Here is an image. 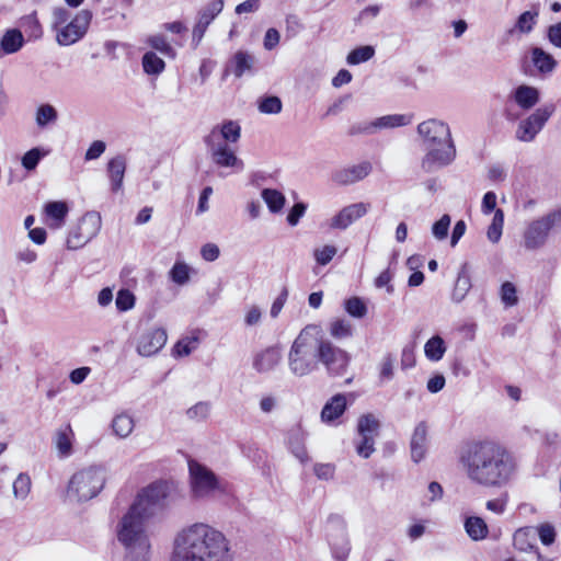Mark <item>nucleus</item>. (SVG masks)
Instances as JSON below:
<instances>
[{"instance_id": "nucleus-19", "label": "nucleus", "mask_w": 561, "mask_h": 561, "mask_svg": "<svg viewBox=\"0 0 561 561\" xmlns=\"http://www.w3.org/2000/svg\"><path fill=\"white\" fill-rule=\"evenodd\" d=\"M282 360V352L278 346H268L253 356L252 367L260 374L273 370Z\"/></svg>"}, {"instance_id": "nucleus-26", "label": "nucleus", "mask_w": 561, "mask_h": 561, "mask_svg": "<svg viewBox=\"0 0 561 561\" xmlns=\"http://www.w3.org/2000/svg\"><path fill=\"white\" fill-rule=\"evenodd\" d=\"M23 44L24 37L20 30H7L0 39V57L2 54L11 55L19 51L23 47Z\"/></svg>"}, {"instance_id": "nucleus-25", "label": "nucleus", "mask_w": 561, "mask_h": 561, "mask_svg": "<svg viewBox=\"0 0 561 561\" xmlns=\"http://www.w3.org/2000/svg\"><path fill=\"white\" fill-rule=\"evenodd\" d=\"M537 531L535 527H522L514 533V547L522 551L528 552L536 548Z\"/></svg>"}, {"instance_id": "nucleus-18", "label": "nucleus", "mask_w": 561, "mask_h": 561, "mask_svg": "<svg viewBox=\"0 0 561 561\" xmlns=\"http://www.w3.org/2000/svg\"><path fill=\"white\" fill-rule=\"evenodd\" d=\"M240 137V125L234 121H227L221 125L214 126L210 133L205 136L204 142H226L229 146V144L238 142Z\"/></svg>"}, {"instance_id": "nucleus-4", "label": "nucleus", "mask_w": 561, "mask_h": 561, "mask_svg": "<svg viewBox=\"0 0 561 561\" xmlns=\"http://www.w3.org/2000/svg\"><path fill=\"white\" fill-rule=\"evenodd\" d=\"M417 134L426 150L421 162L425 172L447 167L455 160L456 147L447 123L437 118L426 119L417 125Z\"/></svg>"}, {"instance_id": "nucleus-20", "label": "nucleus", "mask_w": 561, "mask_h": 561, "mask_svg": "<svg viewBox=\"0 0 561 561\" xmlns=\"http://www.w3.org/2000/svg\"><path fill=\"white\" fill-rule=\"evenodd\" d=\"M255 57L248 51L238 50L231 58L227 66L224 77L230 71L237 77L241 78L243 75H252L254 72Z\"/></svg>"}, {"instance_id": "nucleus-44", "label": "nucleus", "mask_w": 561, "mask_h": 561, "mask_svg": "<svg viewBox=\"0 0 561 561\" xmlns=\"http://www.w3.org/2000/svg\"><path fill=\"white\" fill-rule=\"evenodd\" d=\"M199 339L197 335L185 336L174 345L173 353L176 356H187L197 348Z\"/></svg>"}, {"instance_id": "nucleus-40", "label": "nucleus", "mask_w": 561, "mask_h": 561, "mask_svg": "<svg viewBox=\"0 0 561 561\" xmlns=\"http://www.w3.org/2000/svg\"><path fill=\"white\" fill-rule=\"evenodd\" d=\"M142 68L146 73L157 76L164 70L165 64L156 53L147 51L142 56Z\"/></svg>"}, {"instance_id": "nucleus-39", "label": "nucleus", "mask_w": 561, "mask_h": 561, "mask_svg": "<svg viewBox=\"0 0 561 561\" xmlns=\"http://www.w3.org/2000/svg\"><path fill=\"white\" fill-rule=\"evenodd\" d=\"M13 496L19 501L27 499L32 489V481L27 473L21 472L13 481Z\"/></svg>"}, {"instance_id": "nucleus-46", "label": "nucleus", "mask_w": 561, "mask_h": 561, "mask_svg": "<svg viewBox=\"0 0 561 561\" xmlns=\"http://www.w3.org/2000/svg\"><path fill=\"white\" fill-rule=\"evenodd\" d=\"M375 54L371 46H360L352 50L347 56V62L350 65H358L369 60Z\"/></svg>"}, {"instance_id": "nucleus-35", "label": "nucleus", "mask_w": 561, "mask_h": 561, "mask_svg": "<svg viewBox=\"0 0 561 561\" xmlns=\"http://www.w3.org/2000/svg\"><path fill=\"white\" fill-rule=\"evenodd\" d=\"M58 119V112L51 104H41L35 114V122L39 128L55 124Z\"/></svg>"}, {"instance_id": "nucleus-38", "label": "nucleus", "mask_w": 561, "mask_h": 561, "mask_svg": "<svg viewBox=\"0 0 561 561\" xmlns=\"http://www.w3.org/2000/svg\"><path fill=\"white\" fill-rule=\"evenodd\" d=\"M45 211L48 217L56 221L53 227L59 228L65 222V218L68 214V206L65 202H49L45 206Z\"/></svg>"}, {"instance_id": "nucleus-9", "label": "nucleus", "mask_w": 561, "mask_h": 561, "mask_svg": "<svg viewBox=\"0 0 561 561\" xmlns=\"http://www.w3.org/2000/svg\"><path fill=\"white\" fill-rule=\"evenodd\" d=\"M319 363L332 376H342L350 364V355L319 333Z\"/></svg>"}, {"instance_id": "nucleus-24", "label": "nucleus", "mask_w": 561, "mask_h": 561, "mask_svg": "<svg viewBox=\"0 0 561 561\" xmlns=\"http://www.w3.org/2000/svg\"><path fill=\"white\" fill-rule=\"evenodd\" d=\"M513 98L520 108L527 111L533 108L539 102L540 94L538 89L522 84L515 89Z\"/></svg>"}, {"instance_id": "nucleus-36", "label": "nucleus", "mask_w": 561, "mask_h": 561, "mask_svg": "<svg viewBox=\"0 0 561 561\" xmlns=\"http://www.w3.org/2000/svg\"><path fill=\"white\" fill-rule=\"evenodd\" d=\"M446 352L444 340L439 335L431 337L424 345V353L427 359L437 362L443 358Z\"/></svg>"}, {"instance_id": "nucleus-64", "label": "nucleus", "mask_w": 561, "mask_h": 561, "mask_svg": "<svg viewBox=\"0 0 561 561\" xmlns=\"http://www.w3.org/2000/svg\"><path fill=\"white\" fill-rule=\"evenodd\" d=\"M548 38L552 45L561 48V22L549 26Z\"/></svg>"}, {"instance_id": "nucleus-7", "label": "nucleus", "mask_w": 561, "mask_h": 561, "mask_svg": "<svg viewBox=\"0 0 561 561\" xmlns=\"http://www.w3.org/2000/svg\"><path fill=\"white\" fill-rule=\"evenodd\" d=\"M561 227V209L553 210L546 216L529 224L524 233L525 247L535 250L542 247L549 232Z\"/></svg>"}, {"instance_id": "nucleus-47", "label": "nucleus", "mask_w": 561, "mask_h": 561, "mask_svg": "<svg viewBox=\"0 0 561 561\" xmlns=\"http://www.w3.org/2000/svg\"><path fill=\"white\" fill-rule=\"evenodd\" d=\"M346 312L354 318H364L367 313L365 302L358 297H352L344 304Z\"/></svg>"}, {"instance_id": "nucleus-55", "label": "nucleus", "mask_w": 561, "mask_h": 561, "mask_svg": "<svg viewBox=\"0 0 561 561\" xmlns=\"http://www.w3.org/2000/svg\"><path fill=\"white\" fill-rule=\"evenodd\" d=\"M450 221L449 215H443L439 220L434 222L432 233L437 240H444L448 236Z\"/></svg>"}, {"instance_id": "nucleus-1", "label": "nucleus", "mask_w": 561, "mask_h": 561, "mask_svg": "<svg viewBox=\"0 0 561 561\" xmlns=\"http://www.w3.org/2000/svg\"><path fill=\"white\" fill-rule=\"evenodd\" d=\"M168 485L156 482L144 489L117 525V540L124 548V561H149L150 540L146 522L164 505Z\"/></svg>"}, {"instance_id": "nucleus-15", "label": "nucleus", "mask_w": 561, "mask_h": 561, "mask_svg": "<svg viewBox=\"0 0 561 561\" xmlns=\"http://www.w3.org/2000/svg\"><path fill=\"white\" fill-rule=\"evenodd\" d=\"M369 204L355 203L342 208L330 222L332 229L345 230L368 213Z\"/></svg>"}, {"instance_id": "nucleus-62", "label": "nucleus", "mask_w": 561, "mask_h": 561, "mask_svg": "<svg viewBox=\"0 0 561 561\" xmlns=\"http://www.w3.org/2000/svg\"><path fill=\"white\" fill-rule=\"evenodd\" d=\"M394 358L388 354L380 363V379L390 380L393 377Z\"/></svg>"}, {"instance_id": "nucleus-49", "label": "nucleus", "mask_w": 561, "mask_h": 561, "mask_svg": "<svg viewBox=\"0 0 561 561\" xmlns=\"http://www.w3.org/2000/svg\"><path fill=\"white\" fill-rule=\"evenodd\" d=\"M47 154L46 151H43L39 148H33L24 153L22 157V165L25 170L32 171L39 163L41 159Z\"/></svg>"}, {"instance_id": "nucleus-8", "label": "nucleus", "mask_w": 561, "mask_h": 561, "mask_svg": "<svg viewBox=\"0 0 561 561\" xmlns=\"http://www.w3.org/2000/svg\"><path fill=\"white\" fill-rule=\"evenodd\" d=\"M102 225L99 213L89 211L84 214L76 227L68 234L66 245L69 250H77L85 245L100 231Z\"/></svg>"}, {"instance_id": "nucleus-17", "label": "nucleus", "mask_w": 561, "mask_h": 561, "mask_svg": "<svg viewBox=\"0 0 561 561\" xmlns=\"http://www.w3.org/2000/svg\"><path fill=\"white\" fill-rule=\"evenodd\" d=\"M371 170V163L363 161L335 171L332 174V180L339 185H351L368 176Z\"/></svg>"}, {"instance_id": "nucleus-61", "label": "nucleus", "mask_w": 561, "mask_h": 561, "mask_svg": "<svg viewBox=\"0 0 561 561\" xmlns=\"http://www.w3.org/2000/svg\"><path fill=\"white\" fill-rule=\"evenodd\" d=\"M70 19V12L65 8H56L53 12V28L58 32Z\"/></svg>"}, {"instance_id": "nucleus-29", "label": "nucleus", "mask_w": 561, "mask_h": 561, "mask_svg": "<svg viewBox=\"0 0 561 561\" xmlns=\"http://www.w3.org/2000/svg\"><path fill=\"white\" fill-rule=\"evenodd\" d=\"M125 170L126 161L124 157L117 156L110 160L107 171L112 183V190L114 192L122 188Z\"/></svg>"}, {"instance_id": "nucleus-12", "label": "nucleus", "mask_w": 561, "mask_h": 561, "mask_svg": "<svg viewBox=\"0 0 561 561\" xmlns=\"http://www.w3.org/2000/svg\"><path fill=\"white\" fill-rule=\"evenodd\" d=\"M328 538L333 557L337 561H345L351 547L347 538L346 524L341 517H330L328 522Z\"/></svg>"}, {"instance_id": "nucleus-21", "label": "nucleus", "mask_w": 561, "mask_h": 561, "mask_svg": "<svg viewBox=\"0 0 561 561\" xmlns=\"http://www.w3.org/2000/svg\"><path fill=\"white\" fill-rule=\"evenodd\" d=\"M427 427L424 422H420L412 434L410 442L411 458L414 462H420L426 454Z\"/></svg>"}, {"instance_id": "nucleus-51", "label": "nucleus", "mask_w": 561, "mask_h": 561, "mask_svg": "<svg viewBox=\"0 0 561 561\" xmlns=\"http://www.w3.org/2000/svg\"><path fill=\"white\" fill-rule=\"evenodd\" d=\"M22 26L25 28V32L28 33L30 37L39 38L42 36V26L35 13L24 16L22 19Z\"/></svg>"}, {"instance_id": "nucleus-59", "label": "nucleus", "mask_w": 561, "mask_h": 561, "mask_svg": "<svg viewBox=\"0 0 561 561\" xmlns=\"http://www.w3.org/2000/svg\"><path fill=\"white\" fill-rule=\"evenodd\" d=\"M537 536L539 537L540 541L549 546L554 542L556 539V531L552 525L550 524H542L538 528H536Z\"/></svg>"}, {"instance_id": "nucleus-27", "label": "nucleus", "mask_w": 561, "mask_h": 561, "mask_svg": "<svg viewBox=\"0 0 561 561\" xmlns=\"http://www.w3.org/2000/svg\"><path fill=\"white\" fill-rule=\"evenodd\" d=\"M73 431L70 424L60 426L55 434V446L60 457L66 458L72 454Z\"/></svg>"}, {"instance_id": "nucleus-5", "label": "nucleus", "mask_w": 561, "mask_h": 561, "mask_svg": "<svg viewBox=\"0 0 561 561\" xmlns=\"http://www.w3.org/2000/svg\"><path fill=\"white\" fill-rule=\"evenodd\" d=\"M319 327H305L294 340L287 356L288 368L296 377H305L319 368Z\"/></svg>"}, {"instance_id": "nucleus-14", "label": "nucleus", "mask_w": 561, "mask_h": 561, "mask_svg": "<svg viewBox=\"0 0 561 561\" xmlns=\"http://www.w3.org/2000/svg\"><path fill=\"white\" fill-rule=\"evenodd\" d=\"M213 162L219 168L244 169V163L226 142H205Z\"/></svg>"}, {"instance_id": "nucleus-28", "label": "nucleus", "mask_w": 561, "mask_h": 561, "mask_svg": "<svg viewBox=\"0 0 561 561\" xmlns=\"http://www.w3.org/2000/svg\"><path fill=\"white\" fill-rule=\"evenodd\" d=\"M306 435L300 430H293L288 436V446L291 454L301 462L306 463L309 461V456L305 446Z\"/></svg>"}, {"instance_id": "nucleus-56", "label": "nucleus", "mask_w": 561, "mask_h": 561, "mask_svg": "<svg viewBox=\"0 0 561 561\" xmlns=\"http://www.w3.org/2000/svg\"><path fill=\"white\" fill-rule=\"evenodd\" d=\"M375 438L360 436V440L356 444V453L363 458H369L375 451Z\"/></svg>"}, {"instance_id": "nucleus-6", "label": "nucleus", "mask_w": 561, "mask_h": 561, "mask_svg": "<svg viewBox=\"0 0 561 561\" xmlns=\"http://www.w3.org/2000/svg\"><path fill=\"white\" fill-rule=\"evenodd\" d=\"M106 470L102 466H90L77 471L70 479L67 493L78 502L95 497L104 488Z\"/></svg>"}, {"instance_id": "nucleus-10", "label": "nucleus", "mask_w": 561, "mask_h": 561, "mask_svg": "<svg viewBox=\"0 0 561 561\" xmlns=\"http://www.w3.org/2000/svg\"><path fill=\"white\" fill-rule=\"evenodd\" d=\"M556 106L553 104H546L537 108L526 118L522 119L515 131L516 139L523 142L533 141L543 128L548 119L552 116Z\"/></svg>"}, {"instance_id": "nucleus-63", "label": "nucleus", "mask_w": 561, "mask_h": 561, "mask_svg": "<svg viewBox=\"0 0 561 561\" xmlns=\"http://www.w3.org/2000/svg\"><path fill=\"white\" fill-rule=\"evenodd\" d=\"M106 145L102 140H95L93 141L89 149L85 152V160H94L98 159L104 151H105Z\"/></svg>"}, {"instance_id": "nucleus-32", "label": "nucleus", "mask_w": 561, "mask_h": 561, "mask_svg": "<svg viewBox=\"0 0 561 561\" xmlns=\"http://www.w3.org/2000/svg\"><path fill=\"white\" fill-rule=\"evenodd\" d=\"M412 116L404 114H390L376 118L374 122L375 130L396 128L407 126L411 123Z\"/></svg>"}, {"instance_id": "nucleus-37", "label": "nucleus", "mask_w": 561, "mask_h": 561, "mask_svg": "<svg viewBox=\"0 0 561 561\" xmlns=\"http://www.w3.org/2000/svg\"><path fill=\"white\" fill-rule=\"evenodd\" d=\"M134 426L133 417L125 413L116 415L112 421V428L121 438L128 437L131 434Z\"/></svg>"}, {"instance_id": "nucleus-57", "label": "nucleus", "mask_w": 561, "mask_h": 561, "mask_svg": "<svg viewBox=\"0 0 561 561\" xmlns=\"http://www.w3.org/2000/svg\"><path fill=\"white\" fill-rule=\"evenodd\" d=\"M209 414V404L206 402H198L186 411V415L191 420L202 421Z\"/></svg>"}, {"instance_id": "nucleus-41", "label": "nucleus", "mask_w": 561, "mask_h": 561, "mask_svg": "<svg viewBox=\"0 0 561 561\" xmlns=\"http://www.w3.org/2000/svg\"><path fill=\"white\" fill-rule=\"evenodd\" d=\"M262 198L272 213L280 211L285 204V196L283 193L273 188H264L262 191Z\"/></svg>"}, {"instance_id": "nucleus-11", "label": "nucleus", "mask_w": 561, "mask_h": 561, "mask_svg": "<svg viewBox=\"0 0 561 561\" xmlns=\"http://www.w3.org/2000/svg\"><path fill=\"white\" fill-rule=\"evenodd\" d=\"M92 20L90 10L79 11L75 18L60 27L56 34V41L61 46H69L79 42L88 32Z\"/></svg>"}, {"instance_id": "nucleus-13", "label": "nucleus", "mask_w": 561, "mask_h": 561, "mask_svg": "<svg viewBox=\"0 0 561 561\" xmlns=\"http://www.w3.org/2000/svg\"><path fill=\"white\" fill-rule=\"evenodd\" d=\"M192 492L196 497H203L218 488L215 473L196 460L188 461Z\"/></svg>"}, {"instance_id": "nucleus-48", "label": "nucleus", "mask_w": 561, "mask_h": 561, "mask_svg": "<svg viewBox=\"0 0 561 561\" xmlns=\"http://www.w3.org/2000/svg\"><path fill=\"white\" fill-rule=\"evenodd\" d=\"M148 43L153 49L160 51L164 56L171 58L175 57L174 48L167 42L163 35L151 36L149 37Z\"/></svg>"}, {"instance_id": "nucleus-58", "label": "nucleus", "mask_w": 561, "mask_h": 561, "mask_svg": "<svg viewBox=\"0 0 561 561\" xmlns=\"http://www.w3.org/2000/svg\"><path fill=\"white\" fill-rule=\"evenodd\" d=\"M336 254V248L333 245H324L322 249L314 251V259L318 264L327 265Z\"/></svg>"}, {"instance_id": "nucleus-43", "label": "nucleus", "mask_w": 561, "mask_h": 561, "mask_svg": "<svg viewBox=\"0 0 561 561\" xmlns=\"http://www.w3.org/2000/svg\"><path fill=\"white\" fill-rule=\"evenodd\" d=\"M222 9L224 0H213L199 11L198 20L209 25Z\"/></svg>"}, {"instance_id": "nucleus-16", "label": "nucleus", "mask_w": 561, "mask_h": 561, "mask_svg": "<svg viewBox=\"0 0 561 561\" xmlns=\"http://www.w3.org/2000/svg\"><path fill=\"white\" fill-rule=\"evenodd\" d=\"M167 332L164 329L157 328L142 333L137 343V352L141 356H151L157 354L167 343Z\"/></svg>"}, {"instance_id": "nucleus-23", "label": "nucleus", "mask_w": 561, "mask_h": 561, "mask_svg": "<svg viewBox=\"0 0 561 561\" xmlns=\"http://www.w3.org/2000/svg\"><path fill=\"white\" fill-rule=\"evenodd\" d=\"M471 286L469 264L465 262L458 272V276L451 293L453 301L457 304L461 302L471 289Z\"/></svg>"}, {"instance_id": "nucleus-33", "label": "nucleus", "mask_w": 561, "mask_h": 561, "mask_svg": "<svg viewBox=\"0 0 561 561\" xmlns=\"http://www.w3.org/2000/svg\"><path fill=\"white\" fill-rule=\"evenodd\" d=\"M531 60L534 66L542 73L551 72L557 66L554 58L540 47L531 49Z\"/></svg>"}, {"instance_id": "nucleus-30", "label": "nucleus", "mask_w": 561, "mask_h": 561, "mask_svg": "<svg viewBox=\"0 0 561 561\" xmlns=\"http://www.w3.org/2000/svg\"><path fill=\"white\" fill-rule=\"evenodd\" d=\"M463 526L467 535L474 541L486 538L489 534L486 523L478 516H470L466 518Z\"/></svg>"}, {"instance_id": "nucleus-34", "label": "nucleus", "mask_w": 561, "mask_h": 561, "mask_svg": "<svg viewBox=\"0 0 561 561\" xmlns=\"http://www.w3.org/2000/svg\"><path fill=\"white\" fill-rule=\"evenodd\" d=\"M379 428L380 423L371 413L364 414L358 419L357 433L359 436L376 437Z\"/></svg>"}, {"instance_id": "nucleus-60", "label": "nucleus", "mask_w": 561, "mask_h": 561, "mask_svg": "<svg viewBox=\"0 0 561 561\" xmlns=\"http://www.w3.org/2000/svg\"><path fill=\"white\" fill-rule=\"evenodd\" d=\"M307 210V205L302 202L296 203L289 210L287 215V222L289 226H296L300 218L305 215Z\"/></svg>"}, {"instance_id": "nucleus-3", "label": "nucleus", "mask_w": 561, "mask_h": 561, "mask_svg": "<svg viewBox=\"0 0 561 561\" xmlns=\"http://www.w3.org/2000/svg\"><path fill=\"white\" fill-rule=\"evenodd\" d=\"M173 561H232L229 541L216 528L198 523L182 530L174 540Z\"/></svg>"}, {"instance_id": "nucleus-22", "label": "nucleus", "mask_w": 561, "mask_h": 561, "mask_svg": "<svg viewBox=\"0 0 561 561\" xmlns=\"http://www.w3.org/2000/svg\"><path fill=\"white\" fill-rule=\"evenodd\" d=\"M347 408L346 397L343 393L333 396L322 408L321 420L323 423L331 424L343 415Z\"/></svg>"}, {"instance_id": "nucleus-50", "label": "nucleus", "mask_w": 561, "mask_h": 561, "mask_svg": "<svg viewBox=\"0 0 561 561\" xmlns=\"http://www.w3.org/2000/svg\"><path fill=\"white\" fill-rule=\"evenodd\" d=\"M171 279L178 285H184L190 279L188 266L185 263L176 262L170 271Z\"/></svg>"}, {"instance_id": "nucleus-53", "label": "nucleus", "mask_w": 561, "mask_h": 561, "mask_svg": "<svg viewBox=\"0 0 561 561\" xmlns=\"http://www.w3.org/2000/svg\"><path fill=\"white\" fill-rule=\"evenodd\" d=\"M330 333L336 339L348 337L352 335V324L345 320H336L331 323Z\"/></svg>"}, {"instance_id": "nucleus-45", "label": "nucleus", "mask_w": 561, "mask_h": 561, "mask_svg": "<svg viewBox=\"0 0 561 561\" xmlns=\"http://www.w3.org/2000/svg\"><path fill=\"white\" fill-rule=\"evenodd\" d=\"M259 111L263 114H278L282 112L283 104L278 96H263L259 101Z\"/></svg>"}, {"instance_id": "nucleus-31", "label": "nucleus", "mask_w": 561, "mask_h": 561, "mask_svg": "<svg viewBox=\"0 0 561 561\" xmlns=\"http://www.w3.org/2000/svg\"><path fill=\"white\" fill-rule=\"evenodd\" d=\"M539 15L538 9L534 11H525L523 12L516 20L515 25L507 31L510 35H513L515 32L520 34H528L534 30V26L537 23V18Z\"/></svg>"}, {"instance_id": "nucleus-54", "label": "nucleus", "mask_w": 561, "mask_h": 561, "mask_svg": "<svg viewBox=\"0 0 561 561\" xmlns=\"http://www.w3.org/2000/svg\"><path fill=\"white\" fill-rule=\"evenodd\" d=\"M501 298L505 306H515L518 301L516 287L511 282H505L501 286Z\"/></svg>"}, {"instance_id": "nucleus-2", "label": "nucleus", "mask_w": 561, "mask_h": 561, "mask_svg": "<svg viewBox=\"0 0 561 561\" xmlns=\"http://www.w3.org/2000/svg\"><path fill=\"white\" fill-rule=\"evenodd\" d=\"M459 461L467 479L483 488H504L513 481L517 471L515 457L492 440L469 444Z\"/></svg>"}, {"instance_id": "nucleus-52", "label": "nucleus", "mask_w": 561, "mask_h": 561, "mask_svg": "<svg viewBox=\"0 0 561 561\" xmlns=\"http://www.w3.org/2000/svg\"><path fill=\"white\" fill-rule=\"evenodd\" d=\"M115 305L119 311H127L131 309L135 305L134 294L128 289L118 290L115 299Z\"/></svg>"}, {"instance_id": "nucleus-42", "label": "nucleus", "mask_w": 561, "mask_h": 561, "mask_svg": "<svg viewBox=\"0 0 561 561\" xmlns=\"http://www.w3.org/2000/svg\"><path fill=\"white\" fill-rule=\"evenodd\" d=\"M504 226V213L497 208L494 213L491 225L488 228L486 236L492 243H497L502 237Z\"/></svg>"}]
</instances>
